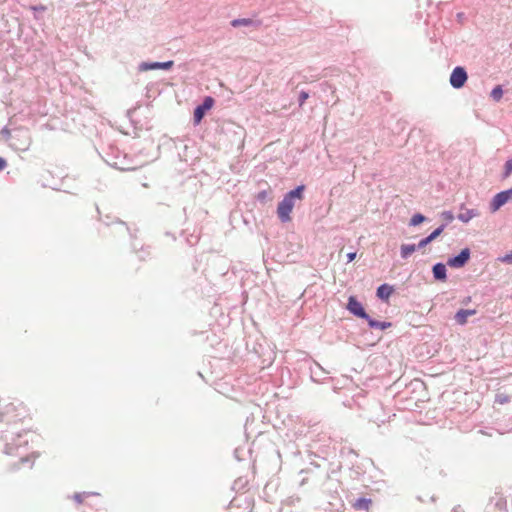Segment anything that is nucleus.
Listing matches in <instances>:
<instances>
[{"instance_id":"30","label":"nucleus","mask_w":512,"mask_h":512,"mask_svg":"<svg viewBox=\"0 0 512 512\" xmlns=\"http://www.w3.org/2000/svg\"><path fill=\"white\" fill-rule=\"evenodd\" d=\"M6 160L2 157H0V171L3 170L6 167Z\"/></svg>"},{"instance_id":"23","label":"nucleus","mask_w":512,"mask_h":512,"mask_svg":"<svg viewBox=\"0 0 512 512\" xmlns=\"http://www.w3.org/2000/svg\"><path fill=\"white\" fill-rule=\"evenodd\" d=\"M510 400V397L506 394H497L496 395V402L499 403V404H505L507 402H509Z\"/></svg>"},{"instance_id":"10","label":"nucleus","mask_w":512,"mask_h":512,"mask_svg":"<svg viewBox=\"0 0 512 512\" xmlns=\"http://www.w3.org/2000/svg\"><path fill=\"white\" fill-rule=\"evenodd\" d=\"M476 313L474 309H460L454 316L456 323L464 325L467 322V318Z\"/></svg>"},{"instance_id":"2","label":"nucleus","mask_w":512,"mask_h":512,"mask_svg":"<svg viewBox=\"0 0 512 512\" xmlns=\"http://www.w3.org/2000/svg\"><path fill=\"white\" fill-rule=\"evenodd\" d=\"M467 79L466 70L461 66H457L452 70L449 82L454 89H460L465 85Z\"/></svg>"},{"instance_id":"15","label":"nucleus","mask_w":512,"mask_h":512,"mask_svg":"<svg viewBox=\"0 0 512 512\" xmlns=\"http://www.w3.org/2000/svg\"><path fill=\"white\" fill-rule=\"evenodd\" d=\"M232 27H240V26H257L256 22L250 18H238L234 19L230 22Z\"/></svg>"},{"instance_id":"11","label":"nucleus","mask_w":512,"mask_h":512,"mask_svg":"<svg viewBox=\"0 0 512 512\" xmlns=\"http://www.w3.org/2000/svg\"><path fill=\"white\" fill-rule=\"evenodd\" d=\"M394 289L389 284H381L376 291V296L381 300H387L393 293Z\"/></svg>"},{"instance_id":"16","label":"nucleus","mask_w":512,"mask_h":512,"mask_svg":"<svg viewBox=\"0 0 512 512\" xmlns=\"http://www.w3.org/2000/svg\"><path fill=\"white\" fill-rule=\"evenodd\" d=\"M490 97L496 101V102H499L502 97H503V89H502V86L501 85H497L495 86L491 93H490Z\"/></svg>"},{"instance_id":"20","label":"nucleus","mask_w":512,"mask_h":512,"mask_svg":"<svg viewBox=\"0 0 512 512\" xmlns=\"http://www.w3.org/2000/svg\"><path fill=\"white\" fill-rule=\"evenodd\" d=\"M89 495H98V493H89V492H83V493H75L73 498L76 502L78 503H82L83 502V498L84 497H87Z\"/></svg>"},{"instance_id":"27","label":"nucleus","mask_w":512,"mask_h":512,"mask_svg":"<svg viewBox=\"0 0 512 512\" xmlns=\"http://www.w3.org/2000/svg\"><path fill=\"white\" fill-rule=\"evenodd\" d=\"M500 260L504 263H508L512 265V252L504 255Z\"/></svg>"},{"instance_id":"14","label":"nucleus","mask_w":512,"mask_h":512,"mask_svg":"<svg viewBox=\"0 0 512 512\" xmlns=\"http://www.w3.org/2000/svg\"><path fill=\"white\" fill-rule=\"evenodd\" d=\"M416 250H417L416 244H402L400 247L401 257L403 259H407Z\"/></svg>"},{"instance_id":"24","label":"nucleus","mask_w":512,"mask_h":512,"mask_svg":"<svg viewBox=\"0 0 512 512\" xmlns=\"http://www.w3.org/2000/svg\"><path fill=\"white\" fill-rule=\"evenodd\" d=\"M19 446V444L15 443L14 441L12 443H6L4 452L8 455H11L14 453V447Z\"/></svg>"},{"instance_id":"9","label":"nucleus","mask_w":512,"mask_h":512,"mask_svg":"<svg viewBox=\"0 0 512 512\" xmlns=\"http://www.w3.org/2000/svg\"><path fill=\"white\" fill-rule=\"evenodd\" d=\"M433 277L437 281H446L447 279V269L445 264L438 262L432 267Z\"/></svg>"},{"instance_id":"19","label":"nucleus","mask_w":512,"mask_h":512,"mask_svg":"<svg viewBox=\"0 0 512 512\" xmlns=\"http://www.w3.org/2000/svg\"><path fill=\"white\" fill-rule=\"evenodd\" d=\"M512 174V159L506 161L504 166L503 178H508Z\"/></svg>"},{"instance_id":"31","label":"nucleus","mask_w":512,"mask_h":512,"mask_svg":"<svg viewBox=\"0 0 512 512\" xmlns=\"http://www.w3.org/2000/svg\"><path fill=\"white\" fill-rule=\"evenodd\" d=\"M26 461H28V458H26V457H22V458H21V462H22V463H24V462H26Z\"/></svg>"},{"instance_id":"1","label":"nucleus","mask_w":512,"mask_h":512,"mask_svg":"<svg viewBox=\"0 0 512 512\" xmlns=\"http://www.w3.org/2000/svg\"><path fill=\"white\" fill-rule=\"evenodd\" d=\"M305 185H299L293 190L287 192L277 207L279 219L285 223L291 220V212L295 206V200H302L304 197Z\"/></svg>"},{"instance_id":"18","label":"nucleus","mask_w":512,"mask_h":512,"mask_svg":"<svg viewBox=\"0 0 512 512\" xmlns=\"http://www.w3.org/2000/svg\"><path fill=\"white\" fill-rule=\"evenodd\" d=\"M446 227V224H441L438 228H436L433 232H431L427 237L432 242L434 241L438 236L441 235V233L444 231Z\"/></svg>"},{"instance_id":"32","label":"nucleus","mask_w":512,"mask_h":512,"mask_svg":"<svg viewBox=\"0 0 512 512\" xmlns=\"http://www.w3.org/2000/svg\"><path fill=\"white\" fill-rule=\"evenodd\" d=\"M3 133H4V134H9V131H8V130H6V129H4V130H3Z\"/></svg>"},{"instance_id":"25","label":"nucleus","mask_w":512,"mask_h":512,"mask_svg":"<svg viewBox=\"0 0 512 512\" xmlns=\"http://www.w3.org/2000/svg\"><path fill=\"white\" fill-rule=\"evenodd\" d=\"M309 98V93L306 92V91H301L299 93V98H298V101H299V106L302 107L303 104L305 103V101Z\"/></svg>"},{"instance_id":"8","label":"nucleus","mask_w":512,"mask_h":512,"mask_svg":"<svg viewBox=\"0 0 512 512\" xmlns=\"http://www.w3.org/2000/svg\"><path fill=\"white\" fill-rule=\"evenodd\" d=\"M461 212L457 215V219L463 223H468L474 217L479 216V211L477 209H468L465 208L464 204L460 206Z\"/></svg>"},{"instance_id":"22","label":"nucleus","mask_w":512,"mask_h":512,"mask_svg":"<svg viewBox=\"0 0 512 512\" xmlns=\"http://www.w3.org/2000/svg\"><path fill=\"white\" fill-rule=\"evenodd\" d=\"M30 10H32L34 13L38 12H45L47 10V7L44 5H33L30 6ZM35 19H39L37 14H34Z\"/></svg>"},{"instance_id":"28","label":"nucleus","mask_w":512,"mask_h":512,"mask_svg":"<svg viewBox=\"0 0 512 512\" xmlns=\"http://www.w3.org/2000/svg\"><path fill=\"white\" fill-rule=\"evenodd\" d=\"M267 197V192L265 190L263 191H260L258 194H257V199L260 200V201H264Z\"/></svg>"},{"instance_id":"12","label":"nucleus","mask_w":512,"mask_h":512,"mask_svg":"<svg viewBox=\"0 0 512 512\" xmlns=\"http://www.w3.org/2000/svg\"><path fill=\"white\" fill-rule=\"evenodd\" d=\"M365 320L367 321V323L371 329L385 330L392 326L391 322L378 321V320L371 318L369 315H368V319H365Z\"/></svg>"},{"instance_id":"7","label":"nucleus","mask_w":512,"mask_h":512,"mask_svg":"<svg viewBox=\"0 0 512 512\" xmlns=\"http://www.w3.org/2000/svg\"><path fill=\"white\" fill-rule=\"evenodd\" d=\"M174 62L172 60L165 62H141L138 66L139 71H149L156 69L168 70L172 68Z\"/></svg>"},{"instance_id":"6","label":"nucleus","mask_w":512,"mask_h":512,"mask_svg":"<svg viewBox=\"0 0 512 512\" xmlns=\"http://www.w3.org/2000/svg\"><path fill=\"white\" fill-rule=\"evenodd\" d=\"M470 255V249L464 248L460 251L458 255L450 257L447 261V265L452 268H462L470 259Z\"/></svg>"},{"instance_id":"29","label":"nucleus","mask_w":512,"mask_h":512,"mask_svg":"<svg viewBox=\"0 0 512 512\" xmlns=\"http://www.w3.org/2000/svg\"><path fill=\"white\" fill-rule=\"evenodd\" d=\"M347 262L350 263L356 258V252H350L346 255Z\"/></svg>"},{"instance_id":"4","label":"nucleus","mask_w":512,"mask_h":512,"mask_svg":"<svg viewBox=\"0 0 512 512\" xmlns=\"http://www.w3.org/2000/svg\"><path fill=\"white\" fill-rule=\"evenodd\" d=\"M346 309L357 318L368 319V314L362 303L355 296H349Z\"/></svg>"},{"instance_id":"3","label":"nucleus","mask_w":512,"mask_h":512,"mask_svg":"<svg viewBox=\"0 0 512 512\" xmlns=\"http://www.w3.org/2000/svg\"><path fill=\"white\" fill-rule=\"evenodd\" d=\"M214 98L206 96L203 102L194 109L193 120L194 124H199L205 116V113L210 110L214 105Z\"/></svg>"},{"instance_id":"17","label":"nucleus","mask_w":512,"mask_h":512,"mask_svg":"<svg viewBox=\"0 0 512 512\" xmlns=\"http://www.w3.org/2000/svg\"><path fill=\"white\" fill-rule=\"evenodd\" d=\"M425 220H426V217L423 214L416 213V214H414L411 217L409 225L410 226H417V225L423 223Z\"/></svg>"},{"instance_id":"21","label":"nucleus","mask_w":512,"mask_h":512,"mask_svg":"<svg viewBox=\"0 0 512 512\" xmlns=\"http://www.w3.org/2000/svg\"><path fill=\"white\" fill-rule=\"evenodd\" d=\"M441 217L445 220V224L447 225V223H451L453 220H454V214L452 213V211H443L441 213Z\"/></svg>"},{"instance_id":"13","label":"nucleus","mask_w":512,"mask_h":512,"mask_svg":"<svg viewBox=\"0 0 512 512\" xmlns=\"http://www.w3.org/2000/svg\"><path fill=\"white\" fill-rule=\"evenodd\" d=\"M371 503V499L361 497L353 503V508L357 511H367Z\"/></svg>"},{"instance_id":"26","label":"nucleus","mask_w":512,"mask_h":512,"mask_svg":"<svg viewBox=\"0 0 512 512\" xmlns=\"http://www.w3.org/2000/svg\"><path fill=\"white\" fill-rule=\"evenodd\" d=\"M430 243H431V241L429 240V238L425 237L422 240H420V242L416 246H417V249H422Z\"/></svg>"},{"instance_id":"5","label":"nucleus","mask_w":512,"mask_h":512,"mask_svg":"<svg viewBox=\"0 0 512 512\" xmlns=\"http://www.w3.org/2000/svg\"><path fill=\"white\" fill-rule=\"evenodd\" d=\"M512 197V188L497 193L490 202L491 212L498 211Z\"/></svg>"}]
</instances>
